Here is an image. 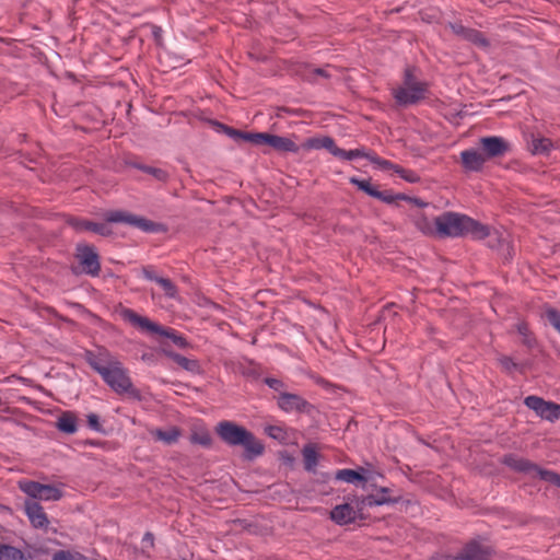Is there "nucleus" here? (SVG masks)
<instances>
[{"mask_svg":"<svg viewBox=\"0 0 560 560\" xmlns=\"http://www.w3.org/2000/svg\"><path fill=\"white\" fill-rule=\"evenodd\" d=\"M85 360L115 393L127 394L129 398L141 400V393L133 386L127 369L106 349L88 351Z\"/></svg>","mask_w":560,"mask_h":560,"instance_id":"obj_1","label":"nucleus"},{"mask_svg":"<svg viewBox=\"0 0 560 560\" xmlns=\"http://www.w3.org/2000/svg\"><path fill=\"white\" fill-rule=\"evenodd\" d=\"M439 237H460L470 234L476 240L491 236L490 228L468 215L447 211L435 218Z\"/></svg>","mask_w":560,"mask_h":560,"instance_id":"obj_2","label":"nucleus"},{"mask_svg":"<svg viewBox=\"0 0 560 560\" xmlns=\"http://www.w3.org/2000/svg\"><path fill=\"white\" fill-rule=\"evenodd\" d=\"M215 432L225 444L243 446L245 459L252 460L265 451L262 443L252 432L232 421L219 422Z\"/></svg>","mask_w":560,"mask_h":560,"instance_id":"obj_3","label":"nucleus"},{"mask_svg":"<svg viewBox=\"0 0 560 560\" xmlns=\"http://www.w3.org/2000/svg\"><path fill=\"white\" fill-rule=\"evenodd\" d=\"M215 126L224 130V132H226L231 137L243 138L244 140L249 141L257 145H269L278 152L296 153L299 151V145L295 144V142L292 141L290 138L280 137L267 132L242 133L219 122H217Z\"/></svg>","mask_w":560,"mask_h":560,"instance_id":"obj_4","label":"nucleus"},{"mask_svg":"<svg viewBox=\"0 0 560 560\" xmlns=\"http://www.w3.org/2000/svg\"><path fill=\"white\" fill-rule=\"evenodd\" d=\"M427 84L418 81L411 69H406L402 85L394 90V97L399 105H410L424 98Z\"/></svg>","mask_w":560,"mask_h":560,"instance_id":"obj_5","label":"nucleus"},{"mask_svg":"<svg viewBox=\"0 0 560 560\" xmlns=\"http://www.w3.org/2000/svg\"><path fill=\"white\" fill-rule=\"evenodd\" d=\"M502 463L514 469L515 471L525 472V474H535L541 480H545L549 483L556 485L560 488V475L552 471L540 468L535 463L523 458L517 457L515 455L509 454L502 458Z\"/></svg>","mask_w":560,"mask_h":560,"instance_id":"obj_6","label":"nucleus"},{"mask_svg":"<svg viewBox=\"0 0 560 560\" xmlns=\"http://www.w3.org/2000/svg\"><path fill=\"white\" fill-rule=\"evenodd\" d=\"M492 549L486 544L470 541L457 555H436L431 560H490Z\"/></svg>","mask_w":560,"mask_h":560,"instance_id":"obj_7","label":"nucleus"},{"mask_svg":"<svg viewBox=\"0 0 560 560\" xmlns=\"http://www.w3.org/2000/svg\"><path fill=\"white\" fill-rule=\"evenodd\" d=\"M19 486L34 501H58L62 497V492L50 485H43L36 481H20Z\"/></svg>","mask_w":560,"mask_h":560,"instance_id":"obj_8","label":"nucleus"},{"mask_svg":"<svg viewBox=\"0 0 560 560\" xmlns=\"http://www.w3.org/2000/svg\"><path fill=\"white\" fill-rule=\"evenodd\" d=\"M364 508L361 506L360 498H355L350 503H343L335 506L330 512V518L338 525H346L354 522L358 517H363Z\"/></svg>","mask_w":560,"mask_h":560,"instance_id":"obj_9","label":"nucleus"},{"mask_svg":"<svg viewBox=\"0 0 560 560\" xmlns=\"http://www.w3.org/2000/svg\"><path fill=\"white\" fill-rule=\"evenodd\" d=\"M524 404L547 421L555 422L560 418V405L556 402L546 401L538 396H528L525 398Z\"/></svg>","mask_w":560,"mask_h":560,"instance_id":"obj_10","label":"nucleus"},{"mask_svg":"<svg viewBox=\"0 0 560 560\" xmlns=\"http://www.w3.org/2000/svg\"><path fill=\"white\" fill-rule=\"evenodd\" d=\"M108 222H121L132 226H136L145 232L158 231L159 224L154 223L143 217L135 215L126 211H112L106 214Z\"/></svg>","mask_w":560,"mask_h":560,"instance_id":"obj_11","label":"nucleus"},{"mask_svg":"<svg viewBox=\"0 0 560 560\" xmlns=\"http://www.w3.org/2000/svg\"><path fill=\"white\" fill-rule=\"evenodd\" d=\"M75 257L85 273L93 277L98 276L101 271V264L98 255L93 246L78 244Z\"/></svg>","mask_w":560,"mask_h":560,"instance_id":"obj_12","label":"nucleus"},{"mask_svg":"<svg viewBox=\"0 0 560 560\" xmlns=\"http://www.w3.org/2000/svg\"><path fill=\"white\" fill-rule=\"evenodd\" d=\"M122 316H124V318L126 320H128L132 325H135V326H137V327H139V328H141L143 330H148V331H151V332H154V334H160V335H163V336H168L170 335L165 329H163L158 324L151 322L147 317L138 315L137 313H135L131 310H125L122 312Z\"/></svg>","mask_w":560,"mask_h":560,"instance_id":"obj_13","label":"nucleus"},{"mask_svg":"<svg viewBox=\"0 0 560 560\" xmlns=\"http://www.w3.org/2000/svg\"><path fill=\"white\" fill-rule=\"evenodd\" d=\"M370 162L375 164L378 168L383 171L393 170L397 173L401 178L409 183H416L419 180V177L411 171H407L399 165L393 164L392 162L381 159L374 152H372L370 156Z\"/></svg>","mask_w":560,"mask_h":560,"instance_id":"obj_14","label":"nucleus"},{"mask_svg":"<svg viewBox=\"0 0 560 560\" xmlns=\"http://www.w3.org/2000/svg\"><path fill=\"white\" fill-rule=\"evenodd\" d=\"M392 490L389 488H380L375 493L360 498L361 506L364 509L368 506L383 505L388 503L398 502L399 497H392Z\"/></svg>","mask_w":560,"mask_h":560,"instance_id":"obj_15","label":"nucleus"},{"mask_svg":"<svg viewBox=\"0 0 560 560\" xmlns=\"http://www.w3.org/2000/svg\"><path fill=\"white\" fill-rule=\"evenodd\" d=\"M25 513L34 527L46 528L48 526L47 515L38 502L34 500L25 501Z\"/></svg>","mask_w":560,"mask_h":560,"instance_id":"obj_16","label":"nucleus"},{"mask_svg":"<svg viewBox=\"0 0 560 560\" xmlns=\"http://www.w3.org/2000/svg\"><path fill=\"white\" fill-rule=\"evenodd\" d=\"M480 143L487 158L503 155L509 149L508 143L499 137L481 138Z\"/></svg>","mask_w":560,"mask_h":560,"instance_id":"obj_17","label":"nucleus"},{"mask_svg":"<svg viewBox=\"0 0 560 560\" xmlns=\"http://www.w3.org/2000/svg\"><path fill=\"white\" fill-rule=\"evenodd\" d=\"M68 224L72 226L75 231L82 232V231H92L100 235H109L110 229L103 223H94L88 220H81L78 218H70L68 219Z\"/></svg>","mask_w":560,"mask_h":560,"instance_id":"obj_18","label":"nucleus"},{"mask_svg":"<svg viewBox=\"0 0 560 560\" xmlns=\"http://www.w3.org/2000/svg\"><path fill=\"white\" fill-rule=\"evenodd\" d=\"M278 406L287 412L303 411L307 402L296 394L281 393L278 397Z\"/></svg>","mask_w":560,"mask_h":560,"instance_id":"obj_19","label":"nucleus"},{"mask_svg":"<svg viewBox=\"0 0 560 560\" xmlns=\"http://www.w3.org/2000/svg\"><path fill=\"white\" fill-rule=\"evenodd\" d=\"M460 156L464 166L469 171H479L487 160L482 153L475 150L463 151Z\"/></svg>","mask_w":560,"mask_h":560,"instance_id":"obj_20","label":"nucleus"},{"mask_svg":"<svg viewBox=\"0 0 560 560\" xmlns=\"http://www.w3.org/2000/svg\"><path fill=\"white\" fill-rule=\"evenodd\" d=\"M303 147L305 149H326L335 156L336 152L339 150V148L335 144V141L330 137L310 138L304 142Z\"/></svg>","mask_w":560,"mask_h":560,"instance_id":"obj_21","label":"nucleus"},{"mask_svg":"<svg viewBox=\"0 0 560 560\" xmlns=\"http://www.w3.org/2000/svg\"><path fill=\"white\" fill-rule=\"evenodd\" d=\"M163 353L167 355L170 359H172L176 364H178L180 368H183L186 371L189 372H196L199 368L198 362L195 360H190L186 357H183L178 353H175L173 351H168L165 348H163Z\"/></svg>","mask_w":560,"mask_h":560,"instance_id":"obj_22","label":"nucleus"},{"mask_svg":"<svg viewBox=\"0 0 560 560\" xmlns=\"http://www.w3.org/2000/svg\"><path fill=\"white\" fill-rule=\"evenodd\" d=\"M57 428L65 433L72 434L77 431V419L70 412L62 413L57 421Z\"/></svg>","mask_w":560,"mask_h":560,"instance_id":"obj_23","label":"nucleus"},{"mask_svg":"<svg viewBox=\"0 0 560 560\" xmlns=\"http://www.w3.org/2000/svg\"><path fill=\"white\" fill-rule=\"evenodd\" d=\"M551 148H552V142L550 139L544 138V137H540V138L533 137L532 138V141H530L532 153L545 154V153H548Z\"/></svg>","mask_w":560,"mask_h":560,"instance_id":"obj_24","label":"nucleus"},{"mask_svg":"<svg viewBox=\"0 0 560 560\" xmlns=\"http://www.w3.org/2000/svg\"><path fill=\"white\" fill-rule=\"evenodd\" d=\"M415 224L423 234L438 236V224L435 221L432 223L424 215H420L415 220Z\"/></svg>","mask_w":560,"mask_h":560,"instance_id":"obj_25","label":"nucleus"},{"mask_svg":"<svg viewBox=\"0 0 560 560\" xmlns=\"http://www.w3.org/2000/svg\"><path fill=\"white\" fill-rule=\"evenodd\" d=\"M317 452L311 445L303 448L304 467L307 471H314L317 465Z\"/></svg>","mask_w":560,"mask_h":560,"instance_id":"obj_26","label":"nucleus"},{"mask_svg":"<svg viewBox=\"0 0 560 560\" xmlns=\"http://www.w3.org/2000/svg\"><path fill=\"white\" fill-rule=\"evenodd\" d=\"M0 560H26L24 553L14 547L0 546Z\"/></svg>","mask_w":560,"mask_h":560,"instance_id":"obj_27","label":"nucleus"},{"mask_svg":"<svg viewBox=\"0 0 560 560\" xmlns=\"http://www.w3.org/2000/svg\"><path fill=\"white\" fill-rule=\"evenodd\" d=\"M336 479L348 483L364 481L365 478L358 471L352 469H340L336 472Z\"/></svg>","mask_w":560,"mask_h":560,"instance_id":"obj_28","label":"nucleus"},{"mask_svg":"<svg viewBox=\"0 0 560 560\" xmlns=\"http://www.w3.org/2000/svg\"><path fill=\"white\" fill-rule=\"evenodd\" d=\"M152 435L156 440L163 441L166 444H172L177 441L179 436V431L176 428H171L167 431L155 430L152 432Z\"/></svg>","mask_w":560,"mask_h":560,"instance_id":"obj_29","label":"nucleus"},{"mask_svg":"<svg viewBox=\"0 0 560 560\" xmlns=\"http://www.w3.org/2000/svg\"><path fill=\"white\" fill-rule=\"evenodd\" d=\"M371 154H372V151H366L364 149H355V150L346 151V150H342L339 148V150L336 152L337 158H341L345 160H352L355 158H365L370 161Z\"/></svg>","mask_w":560,"mask_h":560,"instance_id":"obj_30","label":"nucleus"},{"mask_svg":"<svg viewBox=\"0 0 560 560\" xmlns=\"http://www.w3.org/2000/svg\"><path fill=\"white\" fill-rule=\"evenodd\" d=\"M465 40H468L483 49H487L489 47V40L483 36L481 32L477 30L470 28L468 34H466Z\"/></svg>","mask_w":560,"mask_h":560,"instance_id":"obj_31","label":"nucleus"},{"mask_svg":"<svg viewBox=\"0 0 560 560\" xmlns=\"http://www.w3.org/2000/svg\"><path fill=\"white\" fill-rule=\"evenodd\" d=\"M156 283L163 289L165 295L170 299H176L178 291L176 285L167 278L156 279Z\"/></svg>","mask_w":560,"mask_h":560,"instance_id":"obj_32","label":"nucleus"},{"mask_svg":"<svg viewBox=\"0 0 560 560\" xmlns=\"http://www.w3.org/2000/svg\"><path fill=\"white\" fill-rule=\"evenodd\" d=\"M137 167L148 174H151L153 177H155L160 182H165L168 177L167 173L162 168H156V167L145 166V165H137Z\"/></svg>","mask_w":560,"mask_h":560,"instance_id":"obj_33","label":"nucleus"},{"mask_svg":"<svg viewBox=\"0 0 560 560\" xmlns=\"http://www.w3.org/2000/svg\"><path fill=\"white\" fill-rule=\"evenodd\" d=\"M350 183L358 186L359 189L363 190L368 195L372 197L376 196V188L371 185L370 180H361L355 177H351Z\"/></svg>","mask_w":560,"mask_h":560,"instance_id":"obj_34","label":"nucleus"},{"mask_svg":"<svg viewBox=\"0 0 560 560\" xmlns=\"http://www.w3.org/2000/svg\"><path fill=\"white\" fill-rule=\"evenodd\" d=\"M545 314L549 323L560 334V312H558L556 308L548 307Z\"/></svg>","mask_w":560,"mask_h":560,"instance_id":"obj_35","label":"nucleus"},{"mask_svg":"<svg viewBox=\"0 0 560 560\" xmlns=\"http://www.w3.org/2000/svg\"><path fill=\"white\" fill-rule=\"evenodd\" d=\"M516 328H517V331L520 332V335H522L524 337L523 343L526 345L527 347H532L534 345L535 340L529 335V329H528L527 324L524 322H521L516 325Z\"/></svg>","mask_w":560,"mask_h":560,"instance_id":"obj_36","label":"nucleus"},{"mask_svg":"<svg viewBox=\"0 0 560 560\" xmlns=\"http://www.w3.org/2000/svg\"><path fill=\"white\" fill-rule=\"evenodd\" d=\"M265 431L270 438L275 440L282 441L285 439V431L279 425H269L265 429Z\"/></svg>","mask_w":560,"mask_h":560,"instance_id":"obj_37","label":"nucleus"},{"mask_svg":"<svg viewBox=\"0 0 560 560\" xmlns=\"http://www.w3.org/2000/svg\"><path fill=\"white\" fill-rule=\"evenodd\" d=\"M191 442L203 446H209L211 444V436L207 432L194 433L191 435Z\"/></svg>","mask_w":560,"mask_h":560,"instance_id":"obj_38","label":"nucleus"},{"mask_svg":"<svg viewBox=\"0 0 560 560\" xmlns=\"http://www.w3.org/2000/svg\"><path fill=\"white\" fill-rule=\"evenodd\" d=\"M375 194L376 196H374V198H377L386 203H392L396 199H406V196L404 195L393 196L387 191H380L378 189H376Z\"/></svg>","mask_w":560,"mask_h":560,"instance_id":"obj_39","label":"nucleus"},{"mask_svg":"<svg viewBox=\"0 0 560 560\" xmlns=\"http://www.w3.org/2000/svg\"><path fill=\"white\" fill-rule=\"evenodd\" d=\"M498 361L505 372L511 373L517 368V364L510 357L502 355L498 359Z\"/></svg>","mask_w":560,"mask_h":560,"instance_id":"obj_40","label":"nucleus"},{"mask_svg":"<svg viewBox=\"0 0 560 560\" xmlns=\"http://www.w3.org/2000/svg\"><path fill=\"white\" fill-rule=\"evenodd\" d=\"M448 26H450V28L452 30V32H453L456 36H458V37H460V38H463V39H465V38H466V34H468V32H469V30H470V28L465 27V26H464V25H462L460 23H450V25H448Z\"/></svg>","mask_w":560,"mask_h":560,"instance_id":"obj_41","label":"nucleus"},{"mask_svg":"<svg viewBox=\"0 0 560 560\" xmlns=\"http://www.w3.org/2000/svg\"><path fill=\"white\" fill-rule=\"evenodd\" d=\"M88 424L93 430H96V431H101L102 430L98 417L95 413H90L88 416Z\"/></svg>","mask_w":560,"mask_h":560,"instance_id":"obj_42","label":"nucleus"},{"mask_svg":"<svg viewBox=\"0 0 560 560\" xmlns=\"http://www.w3.org/2000/svg\"><path fill=\"white\" fill-rule=\"evenodd\" d=\"M166 331L170 334L167 337L171 338L176 346L180 348H185L187 346V342L183 337L177 336L173 330Z\"/></svg>","mask_w":560,"mask_h":560,"instance_id":"obj_43","label":"nucleus"},{"mask_svg":"<svg viewBox=\"0 0 560 560\" xmlns=\"http://www.w3.org/2000/svg\"><path fill=\"white\" fill-rule=\"evenodd\" d=\"M265 382L270 388L275 390H280L283 387V383L277 378H266Z\"/></svg>","mask_w":560,"mask_h":560,"instance_id":"obj_44","label":"nucleus"},{"mask_svg":"<svg viewBox=\"0 0 560 560\" xmlns=\"http://www.w3.org/2000/svg\"><path fill=\"white\" fill-rule=\"evenodd\" d=\"M143 272V276L148 279V280H151V281H155L156 282V279H159L160 277H158L154 271L150 268H143L142 270Z\"/></svg>","mask_w":560,"mask_h":560,"instance_id":"obj_45","label":"nucleus"},{"mask_svg":"<svg viewBox=\"0 0 560 560\" xmlns=\"http://www.w3.org/2000/svg\"><path fill=\"white\" fill-rule=\"evenodd\" d=\"M52 560H72V557L69 552L58 551L54 555Z\"/></svg>","mask_w":560,"mask_h":560,"instance_id":"obj_46","label":"nucleus"},{"mask_svg":"<svg viewBox=\"0 0 560 560\" xmlns=\"http://www.w3.org/2000/svg\"><path fill=\"white\" fill-rule=\"evenodd\" d=\"M495 241H497V243H494L492 241L490 242V246L491 247H497V246H499V245L504 243V240H503L502 235L499 234L498 232H495Z\"/></svg>","mask_w":560,"mask_h":560,"instance_id":"obj_47","label":"nucleus"},{"mask_svg":"<svg viewBox=\"0 0 560 560\" xmlns=\"http://www.w3.org/2000/svg\"><path fill=\"white\" fill-rule=\"evenodd\" d=\"M406 200H409L410 202L415 203L416 206L418 207H424L427 206L425 202H423L422 200L418 199V198H408L406 197Z\"/></svg>","mask_w":560,"mask_h":560,"instance_id":"obj_48","label":"nucleus"},{"mask_svg":"<svg viewBox=\"0 0 560 560\" xmlns=\"http://www.w3.org/2000/svg\"><path fill=\"white\" fill-rule=\"evenodd\" d=\"M313 72L317 75H322L324 78H328V73L324 69H314Z\"/></svg>","mask_w":560,"mask_h":560,"instance_id":"obj_49","label":"nucleus"},{"mask_svg":"<svg viewBox=\"0 0 560 560\" xmlns=\"http://www.w3.org/2000/svg\"><path fill=\"white\" fill-rule=\"evenodd\" d=\"M143 541H148L150 545L153 544V535L151 533H147L143 537Z\"/></svg>","mask_w":560,"mask_h":560,"instance_id":"obj_50","label":"nucleus"},{"mask_svg":"<svg viewBox=\"0 0 560 560\" xmlns=\"http://www.w3.org/2000/svg\"><path fill=\"white\" fill-rule=\"evenodd\" d=\"M159 31H160V30H155V31H154V35H155L156 37H158V35H160V32H159Z\"/></svg>","mask_w":560,"mask_h":560,"instance_id":"obj_51","label":"nucleus"}]
</instances>
